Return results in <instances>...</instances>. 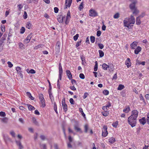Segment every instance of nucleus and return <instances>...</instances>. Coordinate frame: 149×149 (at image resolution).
Returning <instances> with one entry per match:
<instances>
[{
  "instance_id": "obj_25",
  "label": "nucleus",
  "mask_w": 149,
  "mask_h": 149,
  "mask_svg": "<svg viewBox=\"0 0 149 149\" xmlns=\"http://www.w3.org/2000/svg\"><path fill=\"white\" fill-rule=\"evenodd\" d=\"M125 88V86L122 84H119L117 88V89L119 90H121Z\"/></svg>"
},
{
  "instance_id": "obj_8",
  "label": "nucleus",
  "mask_w": 149,
  "mask_h": 149,
  "mask_svg": "<svg viewBox=\"0 0 149 149\" xmlns=\"http://www.w3.org/2000/svg\"><path fill=\"white\" fill-rule=\"evenodd\" d=\"M32 36V34L31 33L30 34H29L28 36L27 37H26V38L24 40V42H25L26 44H27L30 41V40L31 39Z\"/></svg>"
},
{
  "instance_id": "obj_52",
  "label": "nucleus",
  "mask_w": 149,
  "mask_h": 149,
  "mask_svg": "<svg viewBox=\"0 0 149 149\" xmlns=\"http://www.w3.org/2000/svg\"><path fill=\"white\" fill-rule=\"evenodd\" d=\"M98 45L100 48V49H102L104 48V45L102 44L99 43Z\"/></svg>"
},
{
  "instance_id": "obj_13",
  "label": "nucleus",
  "mask_w": 149,
  "mask_h": 149,
  "mask_svg": "<svg viewBox=\"0 0 149 149\" xmlns=\"http://www.w3.org/2000/svg\"><path fill=\"white\" fill-rule=\"evenodd\" d=\"M64 17H63L61 15H59L57 17V20L60 23H62Z\"/></svg>"
},
{
  "instance_id": "obj_60",
  "label": "nucleus",
  "mask_w": 149,
  "mask_h": 149,
  "mask_svg": "<svg viewBox=\"0 0 149 149\" xmlns=\"http://www.w3.org/2000/svg\"><path fill=\"white\" fill-rule=\"evenodd\" d=\"M29 72L31 74H34L36 73V71L33 69H31L29 71Z\"/></svg>"
},
{
  "instance_id": "obj_18",
  "label": "nucleus",
  "mask_w": 149,
  "mask_h": 149,
  "mask_svg": "<svg viewBox=\"0 0 149 149\" xmlns=\"http://www.w3.org/2000/svg\"><path fill=\"white\" fill-rule=\"evenodd\" d=\"M115 141V138L113 137H111L109 139V142L111 144L114 143Z\"/></svg>"
},
{
  "instance_id": "obj_14",
  "label": "nucleus",
  "mask_w": 149,
  "mask_h": 149,
  "mask_svg": "<svg viewBox=\"0 0 149 149\" xmlns=\"http://www.w3.org/2000/svg\"><path fill=\"white\" fill-rule=\"evenodd\" d=\"M139 122L141 124L144 125L146 123V118L145 117L142 118L139 120Z\"/></svg>"
},
{
  "instance_id": "obj_45",
  "label": "nucleus",
  "mask_w": 149,
  "mask_h": 149,
  "mask_svg": "<svg viewBox=\"0 0 149 149\" xmlns=\"http://www.w3.org/2000/svg\"><path fill=\"white\" fill-rule=\"evenodd\" d=\"M103 93L104 95H107L109 94V92L108 90H105L103 91Z\"/></svg>"
},
{
  "instance_id": "obj_38",
  "label": "nucleus",
  "mask_w": 149,
  "mask_h": 149,
  "mask_svg": "<svg viewBox=\"0 0 149 149\" xmlns=\"http://www.w3.org/2000/svg\"><path fill=\"white\" fill-rule=\"evenodd\" d=\"M43 46V45L42 44H40L37 46H35L34 49H38L40 48V47H42V46Z\"/></svg>"
},
{
  "instance_id": "obj_2",
  "label": "nucleus",
  "mask_w": 149,
  "mask_h": 149,
  "mask_svg": "<svg viewBox=\"0 0 149 149\" xmlns=\"http://www.w3.org/2000/svg\"><path fill=\"white\" fill-rule=\"evenodd\" d=\"M135 22V19L134 16L131 15L130 18H126L123 21L124 25L127 28L131 27V25L134 24Z\"/></svg>"
},
{
  "instance_id": "obj_28",
  "label": "nucleus",
  "mask_w": 149,
  "mask_h": 149,
  "mask_svg": "<svg viewBox=\"0 0 149 149\" xmlns=\"http://www.w3.org/2000/svg\"><path fill=\"white\" fill-rule=\"evenodd\" d=\"M1 120L3 123H7L8 121V119L7 118L5 117L1 119Z\"/></svg>"
},
{
  "instance_id": "obj_9",
  "label": "nucleus",
  "mask_w": 149,
  "mask_h": 149,
  "mask_svg": "<svg viewBox=\"0 0 149 149\" xmlns=\"http://www.w3.org/2000/svg\"><path fill=\"white\" fill-rule=\"evenodd\" d=\"M125 64L127 65V68H129L131 66V63L130 59L129 58H127L125 62Z\"/></svg>"
},
{
  "instance_id": "obj_63",
  "label": "nucleus",
  "mask_w": 149,
  "mask_h": 149,
  "mask_svg": "<svg viewBox=\"0 0 149 149\" xmlns=\"http://www.w3.org/2000/svg\"><path fill=\"white\" fill-rule=\"evenodd\" d=\"M88 94L87 93H85L84 94V95L83 96L84 99H85L86 98L88 95Z\"/></svg>"
},
{
  "instance_id": "obj_20",
  "label": "nucleus",
  "mask_w": 149,
  "mask_h": 149,
  "mask_svg": "<svg viewBox=\"0 0 149 149\" xmlns=\"http://www.w3.org/2000/svg\"><path fill=\"white\" fill-rule=\"evenodd\" d=\"M130 110V108L129 106H127L125 107V108L123 110V112L127 113Z\"/></svg>"
},
{
  "instance_id": "obj_24",
  "label": "nucleus",
  "mask_w": 149,
  "mask_h": 149,
  "mask_svg": "<svg viewBox=\"0 0 149 149\" xmlns=\"http://www.w3.org/2000/svg\"><path fill=\"white\" fill-rule=\"evenodd\" d=\"M102 67L104 70H107V68L109 67V66L106 64L104 63L102 64Z\"/></svg>"
},
{
  "instance_id": "obj_47",
  "label": "nucleus",
  "mask_w": 149,
  "mask_h": 149,
  "mask_svg": "<svg viewBox=\"0 0 149 149\" xmlns=\"http://www.w3.org/2000/svg\"><path fill=\"white\" fill-rule=\"evenodd\" d=\"M88 126L87 125H85L84 126L85 132L86 133L87 132L88 130Z\"/></svg>"
},
{
  "instance_id": "obj_34",
  "label": "nucleus",
  "mask_w": 149,
  "mask_h": 149,
  "mask_svg": "<svg viewBox=\"0 0 149 149\" xmlns=\"http://www.w3.org/2000/svg\"><path fill=\"white\" fill-rule=\"evenodd\" d=\"M39 99L40 100V101H42L45 100L43 97V95L42 94H40L39 95Z\"/></svg>"
},
{
  "instance_id": "obj_16",
  "label": "nucleus",
  "mask_w": 149,
  "mask_h": 149,
  "mask_svg": "<svg viewBox=\"0 0 149 149\" xmlns=\"http://www.w3.org/2000/svg\"><path fill=\"white\" fill-rule=\"evenodd\" d=\"M71 18L70 14V11H68V12L67 17L66 19L65 24H67L68 22H67V21L69 19Z\"/></svg>"
},
{
  "instance_id": "obj_39",
  "label": "nucleus",
  "mask_w": 149,
  "mask_h": 149,
  "mask_svg": "<svg viewBox=\"0 0 149 149\" xmlns=\"http://www.w3.org/2000/svg\"><path fill=\"white\" fill-rule=\"evenodd\" d=\"M119 17V13H116L113 16V18L115 19H118Z\"/></svg>"
},
{
  "instance_id": "obj_48",
  "label": "nucleus",
  "mask_w": 149,
  "mask_h": 149,
  "mask_svg": "<svg viewBox=\"0 0 149 149\" xmlns=\"http://www.w3.org/2000/svg\"><path fill=\"white\" fill-rule=\"evenodd\" d=\"M19 48L21 49H22L24 46V44L22 42H20L19 43Z\"/></svg>"
},
{
  "instance_id": "obj_5",
  "label": "nucleus",
  "mask_w": 149,
  "mask_h": 149,
  "mask_svg": "<svg viewBox=\"0 0 149 149\" xmlns=\"http://www.w3.org/2000/svg\"><path fill=\"white\" fill-rule=\"evenodd\" d=\"M62 104L64 111L65 112H66L67 110L68 106L65 103V98L64 97L62 99Z\"/></svg>"
},
{
  "instance_id": "obj_29",
  "label": "nucleus",
  "mask_w": 149,
  "mask_h": 149,
  "mask_svg": "<svg viewBox=\"0 0 149 149\" xmlns=\"http://www.w3.org/2000/svg\"><path fill=\"white\" fill-rule=\"evenodd\" d=\"M81 58L82 61V64L84 65L86 63L85 58L83 56H81Z\"/></svg>"
},
{
  "instance_id": "obj_62",
  "label": "nucleus",
  "mask_w": 149,
  "mask_h": 149,
  "mask_svg": "<svg viewBox=\"0 0 149 149\" xmlns=\"http://www.w3.org/2000/svg\"><path fill=\"white\" fill-rule=\"evenodd\" d=\"M17 7H18L19 10H20L21 9L23 8V6L21 4L18 5L17 6Z\"/></svg>"
},
{
  "instance_id": "obj_57",
  "label": "nucleus",
  "mask_w": 149,
  "mask_h": 149,
  "mask_svg": "<svg viewBox=\"0 0 149 149\" xmlns=\"http://www.w3.org/2000/svg\"><path fill=\"white\" fill-rule=\"evenodd\" d=\"M102 113L103 116H107L109 114V113L106 112H102Z\"/></svg>"
},
{
  "instance_id": "obj_4",
  "label": "nucleus",
  "mask_w": 149,
  "mask_h": 149,
  "mask_svg": "<svg viewBox=\"0 0 149 149\" xmlns=\"http://www.w3.org/2000/svg\"><path fill=\"white\" fill-rule=\"evenodd\" d=\"M89 12V15L90 16L95 17L98 15L97 13L94 10L91 9Z\"/></svg>"
},
{
  "instance_id": "obj_59",
  "label": "nucleus",
  "mask_w": 149,
  "mask_h": 149,
  "mask_svg": "<svg viewBox=\"0 0 149 149\" xmlns=\"http://www.w3.org/2000/svg\"><path fill=\"white\" fill-rule=\"evenodd\" d=\"M40 138L42 140H44L46 139V138L45 136L43 135H41L40 136Z\"/></svg>"
},
{
  "instance_id": "obj_44",
  "label": "nucleus",
  "mask_w": 149,
  "mask_h": 149,
  "mask_svg": "<svg viewBox=\"0 0 149 149\" xmlns=\"http://www.w3.org/2000/svg\"><path fill=\"white\" fill-rule=\"evenodd\" d=\"M32 120H33V123H34L35 125H38V123L36 119L35 118H33Z\"/></svg>"
},
{
  "instance_id": "obj_7",
  "label": "nucleus",
  "mask_w": 149,
  "mask_h": 149,
  "mask_svg": "<svg viewBox=\"0 0 149 149\" xmlns=\"http://www.w3.org/2000/svg\"><path fill=\"white\" fill-rule=\"evenodd\" d=\"M132 3L130 5V7L131 10H133L136 8L135 7V4L136 3L137 1L136 0H135L132 1Z\"/></svg>"
},
{
  "instance_id": "obj_61",
  "label": "nucleus",
  "mask_w": 149,
  "mask_h": 149,
  "mask_svg": "<svg viewBox=\"0 0 149 149\" xmlns=\"http://www.w3.org/2000/svg\"><path fill=\"white\" fill-rule=\"evenodd\" d=\"M101 32L100 31H98L97 32V36H100L101 34Z\"/></svg>"
},
{
  "instance_id": "obj_40",
  "label": "nucleus",
  "mask_w": 149,
  "mask_h": 149,
  "mask_svg": "<svg viewBox=\"0 0 149 149\" xmlns=\"http://www.w3.org/2000/svg\"><path fill=\"white\" fill-rule=\"evenodd\" d=\"M5 40V38L3 37H2L0 40V45H1L2 44L3 42Z\"/></svg>"
},
{
  "instance_id": "obj_6",
  "label": "nucleus",
  "mask_w": 149,
  "mask_h": 149,
  "mask_svg": "<svg viewBox=\"0 0 149 149\" xmlns=\"http://www.w3.org/2000/svg\"><path fill=\"white\" fill-rule=\"evenodd\" d=\"M72 0H65V6L64 7L65 9L67 8L68 7H70L72 3Z\"/></svg>"
},
{
  "instance_id": "obj_35",
  "label": "nucleus",
  "mask_w": 149,
  "mask_h": 149,
  "mask_svg": "<svg viewBox=\"0 0 149 149\" xmlns=\"http://www.w3.org/2000/svg\"><path fill=\"white\" fill-rule=\"evenodd\" d=\"M79 111L80 112H81V113L82 116L84 117V118H85V114L83 112V110H82V109L81 108H79Z\"/></svg>"
},
{
  "instance_id": "obj_23",
  "label": "nucleus",
  "mask_w": 149,
  "mask_h": 149,
  "mask_svg": "<svg viewBox=\"0 0 149 149\" xmlns=\"http://www.w3.org/2000/svg\"><path fill=\"white\" fill-rule=\"evenodd\" d=\"M3 138L6 142L8 141H10L11 140L10 138L7 135H4L3 136Z\"/></svg>"
},
{
  "instance_id": "obj_46",
  "label": "nucleus",
  "mask_w": 149,
  "mask_h": 149,
  "mask_svg": "<svg viewBox=\"0 0 149 149\" xmlns=\"http://www.w3.org/2000/svg\"><path fill=\"white\" fill-rule=\"evenodd\" d=\"M23 17L24 19H26L27 18V13L26 11H24V12Z\"/></svg>"
},
{
  "instance_id": "obj_15",
  "label": "nucleus",
  "mask_w": 149,
  "mask_h": 149,
  "mask_svg": "<svg viewBox=\"0 0 149 149\" xmlns=\"http://www.w3.org/2000/svg\"><path fill=\"white\" fill-rule=\"evenodd\" d=\"M66 74L68 76V78L70 80L72 78V76L70 72V71L69 70H67L66 71Z\"/></svg>"
},
{
  "instance_id": "obj_31",
  "label": "nucleus",
  "mask_w": 149,
  "mask_h": 149,
  "mask_svg": "<svg viewBox=\"0 0 149 149\" xmlns=\"http://www.w3.org/2000/svg\"><path fill=\"white\" fill-rule=\"evenodd\" d=\"M31 24L30 22H27L26 24V27L29 29L31 28Z\"/></svg>"
},
{
  "instance_id": "obj_33",
  "label": "nucleus",
  "mask_w": 149,
  "mask_h": 149,
  "mask_svg": "<svg viewBox=\"0 0 149 149\" xmlns=\"http://www.w3.org/2000/svg\"><path fill=\"white\" fill-rule=\"evenodd\" d=\"M95 37L93 36H91L90 37V40L91 42L92 43H93L95 41Z\"/></svg>"
},
{
  "instance_id": "obj_30",
  "label": "nucleus",
  "mask_w": 149,
  "mask_h": 149,
  "mask_svg": "<svg viewBox=\"0 0 149 149\" xmlns=\"http://www.w3.org/2000/svg\"><path fill=\"white\" fill-rule=\"evenodd\" d=\"M99 54V56L100 57H102L104 56V53L102 50H99L98 51Z\"/></svg>"
},
{
  "instance_id": "obj_54",
  "label": "nucleus",
  "mask_w": 149,
  "mask_h": 149,
  "mask_svg": "<svg viewBox=\"0 0 149 149\" xmlns=\"http://www.w3.org/2000/svg\"><path fill=\"white\" fill-rule=\"evenodd\" d=\"M140 100H142L144 102H145L144 99L143 98L142 94L140 95Z\"/></svg>"
},
{
  "instance_id": "obj_64",
  "label": "nucleus",
  "mask_w": 149,
  "mask_h": 149,
  "mask_svg": "<svg viewBox=\"0 0 149 149\" xmlns=\"http://www.w3.org/2000/svg\"><path fill=\"white\" fill-rule=\"evenodd\" d=\"M21 68L19 67H17L16 68V70L17 72L21 71Z\"/></svg>"
},
{
  "instance_id": "obj_42",
  "label": "nucleus",
  "mask_w": 149,
  "mask_h": 149,
  "mask_svg": "<svg viewBox=\"0 0 149 149\" xmlns=\"http://www.w3.org/2000/svg\"><path fill=\"white\" fill-rule=\"evenodd\" d=\"M25 28L24 27H22L20 29V33L21 34H23L25 32Z\"/></svg>"
},
{
  "instance_id": "obj_17",
  "label": "nucleus",
  "mask_w": 149,
  "mask_h": 149,
  "mask_svg": "<svg viewBox=\"0 0 149 149\" xmlns=\"http://www.w3.org/2000/svg\"><path fill=\"white\" fill-rule=\"evenodd\" d=\"M74 129L77 132H79L80 133L82 132L81 129L77 125H75L74 126Z\"/></svg>"
},
{
  "instance_id": "obj_32",
  "label": "nucleus",
  "mask_w": 149,
  "mask_h": 149,
  "mask_svg": "<svg viewBox=\"0 0 149 149\" xmlns=\"http://www.w3.org/2000/svg\"><path fill=\"white\" fill-rule=\"evenodd\" d=\"M82 41V40L81 39L79 41H78L77 42L76 44V47H78L79 45H80L81 44V42Z\"/></svg>"
},
{
  "instance_id": "obj_19",
  "label": "nucleus",
  "mask_w": 149,
  "mask_h": 149,
  "mask_svg": "<svg viewBox=\"0 0 149 149\" xmlns=\"http://www.w3.org/2000/svg\"><path fill=\"white\" fill-rule=\"evenodd\" d=\"M17 145L19 146V149H23V147L20 141H16Z\"/></svg>"
},
{
  "instance_id": "obj_12",
  "label": "nucleus",
  "mask_w": 149,
  "mask_h": 149,
  "mask_svg": "<svg viewBox=\"0 0 149 149\" xmlns=\"http://www.w3.org/2000/svg\"><path fill=\"white\" fill-rule=\"evenodd\" d=\"M137 42H133L130 45L131 48L132 49H134L135 47L137 45Z\"/></svg>"
},
{
  "instance_id": "obj_11",
  "label": "nucleus",
  "mask_w": 149,
  "mask_h": 149,
  "mask_svg": "<svg viewBox=\"0 0 149 149\" xmlns=\"http://www.w3.org/2000/svg\"><path fill=\"white\" fill-rule=\"evenodd\" d=\"M143 16L140 15L137 17L136 19V24L137 25H139L141 24L140 18L143 17Z\"/></svg>"
},
{
  "instance_id": "obj_27",
  "label": "nucleus",
  "mask_w": 149,
  "mask_h": 149,
  "mask_svg": "<svg viewBox=\"0 0 149 149\" xmlns=\"http://www.w3.org/2000/svg\"><path fill=\"white\" fill-rule=\"evenodd\" d=\"M49 94V97L50 98L52 102V100H54V97L51 92L49 90L48 91Z\"/></svg>"
},
{
  "instance_id": "obj_41",
  "label": "nucleus",
  "mask_w": 149,
  "mask_h": 149,
  "mask_svg": "<svg viewBox=\"0 0 149 149\" xmlns=\"http://www.w3.org/2000/svg\"><path fill=\"white\" fill-rule=\"evenodd\" d=\"M6 116V113L5 112L3 111L0 112V116L2 117H5Z\"/></svg>"
},
{
  "instance_id": "obj_37",
  "label": "nucleus",
  "mask_w": 149,
  "mask_h": 149,
  "mask_svg": "<svg viewBox=\"0 0 149 149\" xmlns=\"http://www.w3.org/2000/svg\"><path fill=\"white\" fill-rule=\"evenodd\" d=\"M83 2H82L80 5L79 7V9L80 10H81L82 9H83Z\"/></svg>"
},
{
  "instance_id": "obj_1",
  "label": "nucleus",
  "mask_w": 149,
  "mask_h": 149,
  "mask_svg": "<svg viewBox=\"0 0 149 149\" xmlns=\"http://www.w3.org/2000/svg\"><path fill=\"white\" fill-rule=\"evenodd\" d=\"M138 114V111L136 110H134L132 111L131 115L128 118V122L132 127L136 126Z\"/></svg>"
},
{
  "instance_id": "obj_21",
  "label": "nucleus",
  "mask_w": 149,
  "mask_h": 149,
  "mask_svg": "<svg viewBox=\"0 0 149 149\" xmlns=\"http://www.w3.org/2000/svg\"><path fill=\"white\" fill-rule=\"evenodd\" d=\"M61 45V43L60 42H57L56 43V49L58 51L60 49V46Z\"/></svg>"
},
{
  "instance_id": "obj_10",
  "label": "nucleus",
  "mask_w": 149,
  "mask_h": 149,
  "mask_svg": "<svg viewBox=\"0 0 149 149\" xmlns=\"http://www.w3.org/2000/svg\"><path fill=\"white\" fill-rule=\"evenodd\" d=\"M141 48L140 46H138L134 50V53L137 54L141 51Z\"/></svg>"
},
{
  "instance_id": "obj_50",
  "label": "nucleus",
  "mask_w": 149,
  "mask_h": 149,
  "mask_svg": "<svg viewBox=\"0 0 149 149\" xmlns=\"http://www.w3.org/2000/svg\"><path fill=\"white\" fill-rule=\"evenodd\" d=\"M71 104L73 105L74 104V102L72 98H71L69 100Z\"/></svg>"
},
{
  "instance_id": "obj_26",
  "label": "nucleus",
  "mask_w": 149,
  "mask_h": 149,
  "mask_svg": "<svg viewBox=\"0 0 149 149\" xmlns=\"http://www.w3.org/2000/svg\"><path fill=\"white\" fill-rule=\"evenodd\" d=\"M59 73H63V69L62 67L61 64V63H59Z\"/></svg>"
},
{
  "instance_id": "obj_36",
  "label": "nucleus",
  "mask_w": 149,
  "mask_h": 149,
  "mask_svg": "<svg viewBox=\"0 0 149 149\" xmlns=\"http://www.w3.org/2000/svg\"><path fill=\"white\" fill-rule=\"evenodd\" d=\"M134 11L133 12V14H135V15H137L139 12V11L136 8L134 10Z\"/></svg>"
},
{
  "instance_id": "obj_58",
  "label": "nucleus",
  "mask_w": 149,
  "mask_h": 149,
  "mask_svg": "<svg viewBox=\"0 0 149 149\" xmlns=\"http://www.w3.org/2000/svg\"><path fill=\"white\" fill-rule=\"evenodd\" d=\"M54 12L55 13H57L58 12L59 9H58V8L57 7H54Z\"/></svg>"
},
{
  "instance_id": "obj_56",
  "label": "nucleus",
  "mask_w": 149,
  "mask_h": 149,
  "mask_svg": "<svg viewBox=\"0 0 149 149\" xmlns=\"http://www.w3.org/2000/svg\"><path fill=\"white\" fill-rule=\"evenodd\" d=\"M7 64L8 65V67L9 68H11L13 66V64L10 61H8L7 62Z\"/></svg>"
},
{
  "instance_id": "obj_53",
  "label": "nucleus",
  "mask_w": 149,
  "mask_h": 149,
  "mask_svg": "<svg viewBox=\"0 0 149 149\" xmlns=\"http://www.w3.org/2000/svg\"><path fill=\"white\" fill-rule=\"evenodd\" d=\"M40 102H41L42 104V105L41 106H42L43 107H44L45 106V100H43L41 101H40Z\"/></svg>"
},
{
  "instance_id": "obj_49",
  "label": "nucleus",
  "mask_w": 149,
  "mask_h": 149,
  "mask_svg": "<svg viewBox=\"0 0 149 149\" xmlns=\"http://www.w3.org/2000/svg\"><path fill=\"white\" fill-rule=\"evenodd\" d=\"M79 37V34H77L76 35H75V36H74V37H73V39H74V40L75 41H76L77 40V39H78V38Z\"/></svg>"
},
{
  "instance_id": "obj_51",
  "label": "nucleus",
  "mask_w": 149,
  "mask_h": 149,
  "mask_svg": "<svg viewBox=\"0 0 149 149\" xmlns=\"http://www.w3.org/2000/svg\"><path fill=\"white\" fill-rule=\"evenodd\" d=\"M1 29L2 32H4L5 31V25H2L1 26Z\"/></svg>"
},
{
  "instance_id": "obj_22",
  "label": "nucleus",
  "mask_w": 149,
  "mask_h": 149,
  "mask_svg": "<svg viewBox=\"0 0 149 149\" xmlns=\"http://www.w3.org/2000/svg\"><path fill=\"white\" fill-rule=\"evenodd\" d=\"M26 105L27 106L28 109L29 110L32 111L35 109V107L31 104H26Z\"/></svg>"
},
{
  "instance_id": "obj_3",
  "label": "nucleus",
  "mask_w": 149,
  "mask_h": 149,
  "mask_svg": "<svg viewBox=\"0 0 149 149\" xmlns=\"http://www.w3.org/2000/svg\"><path fill=\"white\" fill-rule=\"evenodd\" d=\"M107 126L106 125H104L102 129V136L103 137H105L108 134V132L107 130Z\"/></svg>"
},
{
  "instance_id": "obj_55",
  "label": "nucleus",
  "mask_w": 149,
  "mask_h": 149,
  "mask_svg": "<svg viewBox=\"0 0 149 149\" xmlns=\"http://www.w3.org/2000/svg\"><path fill=\"white\" fill-rule=\"evenodd\" d=\"M10 134L13 137H15V133L14 131H11L10 132Z\"/></svg>"
},
{
  "instance_id": "obj_43",
  "label": "nucleus",
  "mask_w": 149,
  "mask_h": 149,
  "mask_svg": "<svg viewBox=\"0 0 149 149\" xmlns=\"http://www.w3.org/2000/svg\"><path fill=\"white\" fill-rule=\"evenodd\" d=\"M79 77L82 79H84L85 78V76L83 73H80L79 74Z\"/></svg>"
}]
</instances>
